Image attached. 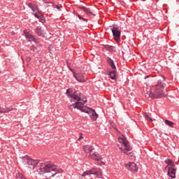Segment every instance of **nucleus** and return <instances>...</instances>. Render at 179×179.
Listing matches in <instances>:
<instances>
[{
    "label": "nucleus",
    "mask_w": 179,
    "mask_h": 179,
    "mask_svg": "<svg viewBox=\"0 0 179 179\" xmlns=\"http://www.w3.org/2000/svg\"><path fill=\"white\" fill-rule=\"evenodd\" d=\"M23 163L26 164L27 170L31 171L34 170V167L36 166L37 173L38 174H50V178L54 177L58 173H62V169H59L57 166L52 163H39L38 160L33 159L29 156L22 157Z\"/></svg>",
    "instance_id": "f257e3e1"
},
{
    "label": "nucleus",
    "mask_w": 179,
    "mask_h": 179,
    "mask_svg": "<svg viewBox=\"0 0 179 179\" xmlns=\"http://www.w3.org/2000/svg\"><path fill=\"white\" fill-rule=\"evenodd\" d=\"M66 94L70 97L71 103H74L69 106L70 110H72L73 108H78V110H80V111L89 114L90 118L92 119L93 121H96V120L99 118V115H97L96 110L91 108L83 107V106H85V103H86L87 100L86 98H83V95L79 93V92L67 90Z\"/></svg>",
    "instance_id": "f03ea898"
},
{
    "label": "nucleus",
    "mask_w": 179,
    "mask_h": 179,
    "mask_svg": "<svg viewBox=\"0 0 179 179\" xmlns=\"http://www.w3.org/2000/svg\"><path fill=\"white\" fill-rule=\"evenodd\" d=\"M164 84L162 83V80H158L157 84L155 86L151 87L150 90L145 94V97L149 99H162L164 97Z\"/></svg>",
    "instance_id": "7ed1b4c3"
},
{
    "label": "nucleus",
    "mask_w": 179,
    "mask_h": 179,
    "mask_svg": "<svg viewBox=\"0 0 179 179\" xmlns=\"http://www.w3.org/2000/svg\"><path fill=\"white\" fill-rule=\"evenodd\" d=\"M117 135L119 136L118 141L120 143L122 144L121 147H120L121 152H122L123 153H128V152H131V150H132V147L129 145V142L128 141L125 136L121 134H119Z\"/></svg>",
    "instance_id": "20e7f679"
},
{
    "label": "nucleus",
    "mask_w": 179,
    "mask_h": 179,
    "mask_svg": "<svg viewBox=\"0 0 179 179\" xmlns=\"http://www.w3.org/2000/svg\"><path fill=\"white\" fill-rule=\"evenodd\" d=\"M92 174H93L94 176H96L98 178H100V177H101L102 176L100 169H92L89 171H86L85 172H84L81 175V178H83L82 177H86V176H90Z\"/></svg>",
    "instance_id": "39448f33"
},
{
    "label": "nucleus",
    "mask_w": 179,
    "mask_h": 179,
    "mask_svg": "<svg viewBox=\"0 0 179 179\" xmlns=\"http://www.w3.org/2000/svg\"><path fill=\"white\" fill-rule=\"evenodd\" d=\"M70 71L73 72V75L74 78L76 79V80H78V82H80V83H83L86 82V80H87V78L86 77V75H85V73H82L81 71L76 73L73 71V70H72V69H70Z\"/></svg>",
    "instance_id": "423d86ee"
},
{
    "label": "nucleus",
    "mask_w": 179,
    "mask_h": 179,
    "mask_svg": "<svg viewBox=\"0 0 179 179\" xmlns=\"http://www.w3.org/2000/svg\"><path fill=\"white\" fill-rule=\"evenodd\" d=\"M112 33L114 39L116 41H120V37H121V29L120 27L114 26L112 29Z\"/></svg>",
    "instance_id": "0eeeda50"
},
{
    "label": "nucleus",
    "mask_w": 179,
    "mask_h": 179,
    "mask_svg": "<svg viewBox=\"0 0 179 179\" xmlns=\"http://www.w3.org/2000/svg\"><path fill=\"white\" fill-rule=\"evenodd\" d=\"M124 166L127 170H129V171H133L135 173V171H138V166H136V164L134 162H128L127 164H125Z\"/></svg>",
    "instance_id": "6e6552de"
},
{
    "label": "nucleus",
    "mask_w": 179,
    "mask_h": 179,
    "mask_svg": "<svg viewBox=\"0 0 179 179\" xmlns=\"http://www.w3.org/2000/svg\"><path fill=\"white\" fill-rule=\"evenodd\" d=\"M28 6L29 8H30L31 9V10H33V12H34V16L35 17H37V19H40V17L37 15V12L38 13H40V10H38V8H37V6L31 3H28Z\"/></svg>",
    "instance_id": "1a4fd4ad"
},
{
    "label": "nucleus",
    "mask_w": 179,
    "mask_h": 179,
    "mask_svg": "<svg viewBox=\"0 0 179 179\" xmlns=\"http://www.w3.org/2000/svg\"><path fill=\"white\" fill-rule=\"evenodd\" d=\"M24 36L28 40V41H34V36H33L31 34H30V30L29 29H26L24 31Z\"/></svg>",
    "instance_id": "9d476101"
},
{
    "label": "nucleus",
    "mask_w": 179,
    "mask_h": 179,
    "mask_svg": "<svg viewBox=\"0 0 179 179\" xmlns=\"http://www.w3.org/2000/svg\"><path fill=\"white\" fill-rule=\"evenodd\" d=\"M165 163L166 164H167V166H165V170H167V169H169V167H171L172 169L176 168V164H174V162H173V160L170 159H166Z\"/></svg>",
    "instance_id": "9b49d317"
},
{
    "label": "nucleus",
    "mask_w": 179,
    "mask_h": 179,
    "mask_svg": "<svg viewBox=\"0 0 179 179\" xmlns=\"http://www.w3.org/2000/svg\"><path fill=\"white\" fill-rule=\"evenodd\" d=\"M176 167L175 168L169 167L167 172L169 177H171V178H176Z\"/></svg>",
    "instance_id": "f8f14e48"
},
{
    "label": "nucleus",
    "mask_w": 179,
    "mask_h": 179,
    "mask_svg": "<svg viewBox=\"0 0 179 179\" xmlns=\"http://www.w3.org/2000/svg\"><path fill=\"white\" fill-rule=\"evenodd\" d=\"M83 149L85 153H89L90 155L94 150V148L89 145H84Z\"/></svg>",
    "instance_id": "ddd939ff"
},
{
    "label": "nucleus",
    "mask_w": 179,
    "mask_h": 179,
    "mask_svg": "<svg viewBox=\"0 0 179 179\" xmlns=\"http://www.w3.org/2000/svg\"><path fill=\"white\" fill-rule=\"evenodd\" d=\"M80 9L83 10L87 15H88V16H90V15H93V13H92V11H90V9H89L85 6L80 7Z\"/></svg>",
    "instance_id": "4468645a"
},
{
    "label": "nucleus",
    "mask_w": 179,
    "mask_h": 179,
    "mask_svg": "<svg viewBox=\"0 0 179 179\" xmlns=\"http://www.w3.org/2000/svg\"><path fill=\"white\" fill-rule=\"evenodd\" d=\"M89 157H90V159H94V160H100V158H99V156L94 153V152H91L89 155Z\"/></svg>",
    "instance_id": "2eb2a0df"
},
{
    "label": "nucleus",
    "mask_w": 179,
    "mask_h": 179,
    "mask_svg": "<svg viewBox=\"0 0 179 179\" xmlns=\"http://www.w3.org/2000/svg\"><path fill=\"white\" fill-rule=\"evenodd\" d=\"M36 34H38V36H41L42 37H44V33L41 30V27H38L36 28Z\"/></svg>",
    "instance_id": "dca6fc26"
},
{
    "label": "nucleus",
    "mask_w": 179,
    "mask_h": 179,
    "mask_svg": "<svg viewBox=\"0 0 179 179\" xmlns=\"http://www.w3.org/2000/svg\"><path fill=\"white\" fill-rule=\"evenodd\" d=\"M108 63L111 66V68H113V69L115 70V64H114V62L113 61V59H111L110 58L108 59Z\"/></svg>",
    "instance_id": "f3484780"
},
{
    "label": "nucleus",
    "mask_w": 179,
    "mask_h": 179,
    "mask_svg": "<svg viewBox=\"0 0 179 179\" xmlns=\"http://www.w3.org/2000/svg\"><path fill=\"white\" fill-rule=\"evenodd\" d=\"M109 75L111 79H113V80H115V70L110 71Z\"/></svg>",
    "instance_id": "a211bd4d"
},
{
    "label": "nucleus",
    "mask_w": 179,
    "mask_h": 179,
    "mask_svg": "<svg viewBox=\"0 0 179 179\" xmlns=\"http://www.w3.org/2000/svg\"><path fill=\"white\" fill-rule=\"evenodd\" d=\"M124 154L127 155L128 157H131V159H135V155H134V152H132V150H131L130 152H127V153Z\"/></svg>",
    "instance_id": "6ab92c4d"
},
{
    "label": "nucleus",
    "mask_w": 179,
    "mask_h": 179,
    "mask_svg": "<svg viewBox=\"0 0 179 179\" xmlns=\"http://www.w3.org/2000/svg\"><path fill=\"white\" fill-rule=\"evenodd\" d=\"M165 124H166V125H168V127H172L173 125H174V122H171V121L167 120H165Z\"/></svg>",
    "instance_id": "aec40b11"
},
{
    "label": "nucleus",
    "mask_w": 179,
    "mask_h": 179,
    "mask_svg": "<svg viewBox=\"0 0 179 179\" xmlns=\"http://www.w3.org/2000/svg\"><path fill=\"white\" fill-rule=\"evenodd\" d=\"M15 178L16 179H25L26 178H24V176H23V174L18 173H17Z\"/></svg>",
    "instance_id": "412c9836"
},
{
    "label": "nucleus",
    "mask_w": 179,
    "mask_h": 179,
    "mask_svg": "<svg viewBox=\"0 0 179 179\" xmlns=\"http://www.w3.org/2000/svg\"><path fill=\"white\" fill-rule=\"evenodd\" d=\"M111 127H113V128H114V129H116L117 135H120V134H121V132H120V131H118V129H117V127L115 126V124L114 123H110Z\"/></svg>",
    "instance_id": "4be33fe9"
},
{
    "label": "nucleus",
    "mask_w": 179,
    "mask_h": 179,
    "mask_svg": "<svg viewBox=\"0 0 179 179\" xmlns=\"http://www.w3.org/2000/svg\"><path fill=\"white\" fill-rule=\"evenodd\" d=\"M145 117L147 120V121H150L152 122V121H153V120L149 117V115H148V114L145 113Z\"/></svg>",
    "instance_id": "5701e85b"
},
{
    "label": "nucleus",
    "mask_w": 179,
    "mask_h": 179,
    "mask_svg": "<svg viewBox=\"0 0 179 179\" xmlns=\"http://www.w3.org/2000/svg\"><path fill=\"white\" fill-rule=\"evenodd\" d=\"M46 8H50V6H54V3H46Z\"/></svg>",
    "instance_id": "b1692460"
},
{
    "label": "nucleus",
    "mask_w": 179,
    "mask_h": 179,
    "mask_svg": "<svg viewBox=\"0 0 179 179\" xmlns=\"http://www.w3.org/2000/svg\"><path fill=\"white\" fill-rule=\"evenodd\" d=\"M0 113H8V110L0 107Z\"/></svg>",
    "instance_id": "393cba45"
},
{
    "label": "nucleus",
    "mask_w": 179,
    "mask_h": 179,
    "mask_svg": "<svg viewBox=\"0 0 179 179\" xmlns=\"http://www.w3.org/2000/svg\"><path fill=\"white\" fill-rule=\"evenodd\" d=\"M99 164L100 166H104V164H106L103 161H99Z\"/></svg>",
    "instance_id": "a878e982"
},
{
    "label": "nucleus",
    "mask_w": 179,
    "mask_h": 179,
    "mask_svg": "<svg viewBox=\"0 0 179 179\" xmlns=\"http://www.w3.org/2000/svg\"><path fill=\"white\" fill-rule=\"evenodd\" d=\"M53 7L57 8V9H58V10H61V6H59L56 5V6H54Z\"/></svg>",
    "instance_id": "bb28decb"
},
{
    "label": "nucleus",
    "mask_w": 179,
    "mask_h": 179,
    "mask_svg": "<svg viewBox=\"0 0 179 179\" xmlns=\"http://www.w3.org/2000/svg\"><path fill=\"white\" fill-rule=\"evenodd\" d=\"M40 22H41L42 23H44V22H45V19L42 18V19H39Z\"/></svg>",
    "instance_id": "cd10ccee"
},
{
    "label": "nucleus",
    "mask_w": 179,
    "mask_h": 179,
    "mask_svg": "<svg viewBox=\"0 0 179 179\" xmlns=\"http://www.w3.org/2000/svg\"><path fill=\"white\" fill-rule=\"evenodd\" d=\"M27 62H30V61H31V59L30 57H27Z\"/></svg>",
    "instance_id": "c85d7f7f"
},
{
    "label": "nucleus",
    "mask_w": 179,
    "mask_h": 179,
    "mask_svg": "<svg viewBox=\"0 0 179 179\" xmlns=\"http://www.w3.org/2000/svg\"><path fill=\"white\" fill-rule=\"evenodd\" d=\"M81 20H83L84 22H87V20H86L85 18L82 17V18H81Z\"/></svg>",
    "instance_id": "c756f323"
},
{
    "label": "nucleus",
    "mask_w": 179,
    "mask_h": 179,
    "mask_svg": "<svg viewBox=\"0 0 179 179\" xmlns=\"http://www.w3.org/2000/svg\"><path fill=\"white\" fill-rule=\"evenodd\" d=\"M82 139H83V136H80L78 141H82Z\"/></svg>",
    "instance_id": "7c9ffc66"
},
{
    "label": "nucleus",
    "mask_w": 179,
    "mask_h": 179,
    "mask_svg": "<svg viewBox=\"0 0 179 179\" xmlns=\"http://www.w3.org/2000/svg\"><path fill=\"white\" fill-rule=\"evenodd\" d=\"M78 19H80V20H82V16H80V15H78Z\"/></svg>",
    "instance_id": "2f4dec72"
},
{
    "label": "nucleus",
    "mask_w": 179,
    "mask_h": 179,
    "mask_svg": "<svg viewBox=\"0 0 179 179\" xmlns=\"http://www.w3.org/2000/svg\"><path fill=\"white\" fill-rule=\"evenodd\" d=\"M150 76H145V79H148V78H150Z\"/></svg>",
    "instance_id": "473e14b6"
},
{
    "label": "nucleus",
    "mask_w": 179,
    "mask_h": 179,
    "mask_svg": "<svg viewBox=\"0 0 179 179\" xmlns=\"http://www.w3.org/2000/svg\"><path fill=\"white\" fill-rule=\"evenodd\" d=\"M142 1H144L145 0H142Z\"/></svg>",
    "instance_id": "72a5a7b5"
},
{
    "label": "nucleus",
    "mask_w": 179,
    "mask_h": 179,
    "mask_svg": "<svg viewBox=\"0 0 179 179\" xmlns=\"http://www.w3.org/2000/svg\"><path fill=\"white\" fill-rule=\"evenodd\" d=\"M0 73H1V70H0Z\"/></svg>",
    "instance_id": "f704fd0d"
}]
</instances>
